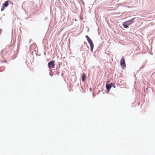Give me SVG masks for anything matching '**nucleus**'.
Masks as SVG:
<instances>
[{"label":"nucleus","mask_w":155,"mask_h":155,"mask_svg":"<svg viewBox=\"0 0 155 155\" xmlns=\"http://www.w3.org/2000/svg\"><path fill=\"white\" fill-rule=\"evenodd\" d=\"M8 5L9 4L8 1H6L3 4L2 6L4 7H7L8 6Z\"/></svg>","instance_id":"0eeeda50"},{"label":"nucleus","mask_w":155,"mask_h":155,"mask_svg":"<svg viewBox=\"0 0 155 155\" xmlns=\"http://www.w3.org/2000/svg\"><path fill=\"white\" fill-rule=\"evenodd\" d=\"M109 82H110V81H107V83H109Z\"/></svg>","instance_id":"9d476101"},{"label":"nucleus","mask_w":155,"mask_h":155,"mask_svg":"<svg viewBox=\"0 0 155 155\" xmlns=\"http://www.w3.org/2000/svg\"><path fill=\"white\" fill-rule=\"evenodd\" d=\"M134 19L135 18H133L131 20L126 21V22L127 23L126 24H127V25H130L131 24L133 23L134 22L133 21Z\"/></svg>","instance_id":"39448f33"},{"label":"nucleus","mask_w":155,"mask_h":155,"mask_svg":"<svg viewBox=\"0 0 155 155\" xmlns=\"http://www.w3.org/2000/svg\"><path fill=\"white\" fill-rule=\"evenodd\" d=\"M126 23V21L124 22L123 24V25L124 28H128V25H127Z\"/></svg>","instance_id":"6e6552de"},{"label":"nucleus","mask_w":155,"mask_h":155,"mask_svg":"<svg viewBox=\"0 0 155 155\" xmlns=\"http://www.w3.org/2000/svg\"><path fill=\"white\" fill-rule=\"evenodd\" d=\"M112 86H113V83H111L110 84H106V87L107 90L108 91V92L109 91L110 89L112 87Z\"/></svg>","instance_id":"20e7f679"},{"label":"nucleus","mask_w":155,"mask_h":155,"mask_svg":"<svg viewBox=\"0 0 155 155\" xmlns=\"http://www.w3.org/2000/svg\"><path fill=\"white\" fill-rule=\"evenodd\" d=\"M120 64L122 68L124 69V68L126 67V65L125 61L123 58H122L120 60Z\"/></svg>","instance_id":"7ed1b4c3"},{"label":"nucleus","mask_w":155,"mask_h":155,"mask_svg":"<svg viewBox=\"0 0 155 155\" xmlns=\"http://www.w3.org/2000/svg\"><path fill=\"white\" fill-rule=\"evenodd\" d=\"M86 38L87 41L88 42L89 44L90 45L91 49V51H92L94 47L93 42L90 38L87 35L86 36Z\"/></svg>","instance_id":"f257e3e1"},{"label":"nucleus","mask_w":155,"mask_h":155,"mask_svg":"<svg viewBox=\"0 0 155 155\" xmlns=\"http://www.w3.org/2000/svg\"><path fill=\"white\" fill-rule=\"evenodd\" d=\"M5 8H4V6H2V7L1 9V11H4L5 10Z\"/></svg>","instance_id":"1a4fd4ad"},{"label":"nucleus","mask_w":155,"mask_h":155,"mask_svg":"<svg viewBox=\"0 0 155 155\" xmlns=\"http://www.w3.org/2000/svg\"><path fill=\"white\" fill-rule=\"evenodd\" d=\"M48 66L50 71H51L52 68H54L55 63L54 61H51L48 63Z\"/></svg>","instance_id":"f03ea898"},{"label":"nucleus","mask_w":155,"mask_h":155,"mask_svg":"<svg viewBox=\"0 0 155 155\" xmlns=\"http://www.w3.org/2000/svg\"><path fill=\"white\" fill-rule=\"evenodd\" d=\"M86 75L85 74H83L82 76V81L83 82H84L86 78Z\"/></svg>","instance_id":"423d86ee"},{"label":"nucleus","mask_w":155,"mask_h":155,"mask_svg":"<svg viewBox=\"0 0 155 155\" xmlns=\"http://www.w3.org/2000/svg\"><path fill=\"white\" fill-rule=\"evenodd\" d=\"M3 52V51H2V53Z\"/></svg>","instance_id":"9b49d317"}]
</instances>
